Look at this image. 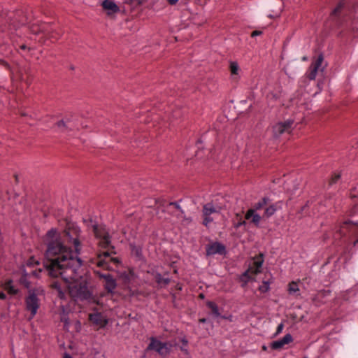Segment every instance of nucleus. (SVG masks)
I'll return each mask as SVG.
<instances>
[{"instance_id": "obj_1", "label": "nucleus", "mask_w": 358, "mask_h": 358, "mask_svg": "<svg viewBox=\"0 0 358 358\" xmlns=\"http://www.w3.org/2000/svg\"><path fill=\"white\" fill-rule=\"evenodd\" d=\"M3 207L1 216L3 220H9L17 222H53L55 220L60 222L65 220V224H76L77 220L73 217H64V212L58 209L50 201L34 203L32 208L30 200L24 196L16 194L13 192H7L1 196Z\"/></svg>"}, {"instance_id": "obj_2", "label": "nucleus", "mask_w": 358, "mask_h": 358, "mask_svg": "<svg viewBox=\"0 0 358 358\" xmlns=\"http://www.w3.org/2000/svg\"><path fill=\"white\" fill-rule=\"evenodd\" d=\"M45 243V267L48 275L65 279L72 278L83 264L78 257L80 250L78 240L73 239L75 250L72 251L64 245L59 233L55 229H51L46 234Z\"/></svg>"}, {"instance_id": "obj_3", "label": "nucleus", "mask_w": 358, "mask_h": 358, "mask_svg": "<svg viewBox=\"0 0 358 358\" xmlns=\"http://www.w3.org/2000/svg\"><path fill=\"white\" fill-rule=\"evenodd\" d=\"M282 202L272 203L268 197H263L257 203L252 204V207L244 215L245 220L258 224L260 222H265L267 218L272 216L277 210L280 209Z\"/></svg>"}, {"instance_id": "obj_4", "label": "nucleus", "mask_w": 358, "mask_h": 358, "mask_svg": "<svg viewBox=\"0 0 358 358\" xmlns=\"http://www.w3.org/2000/svg\"><path fill=\"white\" fill-rule=\"evenodd\" d=\"M80 268L72 278H62L67 284L69 294L75 300L88 299L91 297V292L87 287V277H83L80 273Z\"/></svg>"}, {"instance_id": "obj_5", "label": "nucleus", "mask_w": 358, "mask_h": 358, "mask_svg": "<svg viewBox=\"0 0 358 358\" xmlns=\"http://www.w3.org/2000/svg\"><path fill=\"white\" fill-rule=\"evenodd\" d=\"M226 207L225 201L223 197H214L210 201L203 205L202 217L203 224L216 222L222 217L221 210Z\"/></svg>"}, {"instance_id": "obj_6", "label": "nucleus", "mask_w": 358, "mask_h": 358, "mask_svg": "<svg viewBox=\"0 0 358 358\" xmlns=\"http://www.w3.org/2000/svg\"><path fill=\"white\" fill-rule=\"evenodd\" d=\"M145 203L148 207L164 209L181 220H183L185 217L184 211L178 202L168 203L163 199H148Z\"/></svg>"}, {"instance_id": "obj_7", "label": "nucleus", "mask_w": 358, "mask_h": 358, "mask_svg": "<svg viewBox=\"0 0 358 358\" xmlns=\"http://www.w3.org/2000/svg\"><path fill=\"white\" fill-rule=\"evenodd\" d=\"M147 350H155L162 357H166L171 352L173 345L169 342H162L159 340L151 337Z\"/></svg>"}, {"instance_id": "obj_8", "label": "nucleus", "mask_w": 358, "mask_h": 358, "mask_svg": "<svg viewBox=\"0 0 358 358\" xmlns=\"http://www.w3.org/2000/svg\"><path fill=\"white\" fill-rule=\"evenodd\" d=\"M38 289H30L25 299L26 310L31 313L30 319H32L37 313L40 307V300L38 297Z\"/></svg>"}, {"instance_id": "obj_9", "label": "nucleus", "mask_w": 358, "mask_h": 358, "mask_svg": "<svg viewBox=\"0 0 358 358\" xmlns=\"http://www.w3.org/2000/svg\"><path fill=\"white\" fill-rule=\"evenodd\" d=\"M31 32L34 34H38L39 33H43L45 36H49L50 38H55L51 26L48 24L40 22L38 21L36 22H33L29 27Z\"/></svg>"}, {"instance_id": "obj_10", "label": "nucleus", "mask_w": 358, "mask_h": 358, "mask_svg": "<svg viewBox=\"0 0 358 358\" xmlns=\"http://www.w3.org/2000/svg\"><path fill=\"white\" fill-rule=\"evenodd\" d=\"M323 61V55H320L317 58L312 62L307 72V76L310 80H315L318 72L323 71L324 69V66H322Z\"/></svg>"}, {"instance_id": "obj_11", "label": "nucleus", "mask_w": 358, "mask_h": 358, "mask_svg": "<svg viewBox=\"0 0 358 358\" xmlns=\"http://www.w3.org/2000/svg\"><path fill=\"white\" fill-rule=\"evenodd\" d=\"M294 120L289 119L285 122H279L273 127L275 137H278L284 133H290L293 129Z\"/></svg>"}, {"instance_id": "obj_12", "label": "nucleus", "mask_w": 358, "mask_h": 358, "mask_svg": "<svg viewBox=\"0 0 358 358\" xmlns=\"http://www.w3.org/2000/svg\"><path fill=\"white\" fill-rule=\"evenodd\" d=\"M206 250L208 256H212L217 254L224 255L227 252L226 247L220 242H214L208 245Z\"/></svg>"}, {"instance_id": "obj_13", "label": "nucleus", "mask_w": 358, "mask_h": 358, "mask_svg": "<svg viewBox=\"0 0 358 358\" xmlns=\"http://www.w3.org/2000/svg\"><path fill=\"white\" fill-rule=\"evenodd\" d=\"M94 226V232L96 237H98L99 240V245L103 248H107L109 246L110 243V238L109 234L106 232H101V229L102 225H93Z\"/></svg>"}, {"instance_id": "obj_14", "label": "nucleus", "mask_w": 358, "mask_h": 358, "mask_svg": "<svg viewBox=\"0 0 358 358\" xmlns=\"http://www.w3.org/2000/svg\"><path fill=\"white\" fill-rule=\"evenodd\" d=\"M345 13V1L341 0L336 7L333 10L331 14V18L336 20L338 24H341L343 22L342 17Z\"/></svg>"}, {"instance_id": "obj_15", "label": "nucleus", "mask_w": 358, "mask_h": 358, "mask_svg": "<svg viewBox=\"0 0 358 358\" xmlns=\"http://www.w3.org/2000/svg\"><path fill=\"white\" fill-rule=\"evenodd\" d=\"M331 294L330 290L322 289L317 292L312 298L313 303L316 306H320L325 303L324 299Z\"/></svg>"}, {"instance_id": "obj_16", "label": "nucleus", "mask_w": 358, "mask_h": 358, "mask_svg": "<svg viewBox=\"0 0 358 358\" xmlns=\"http://www.w3.org/2000/svg\"><path fill=\"white\" fill-rule=\"evenodd\" d=\"M292 341V336L290 334H287L282 338L273 341L271 344V347L273 350H280L285 345L289 344Z\"/></svg>"}, {"instance_id": "obj_17", "label": "nucleus", "mask_w": 358, "mask_h": 358, "mask_svg": "<svg viewBox=\"0 0 358 358\" xmlns=\"http://www.w3.org/2000/svg\"><path fill=\"white\" fill-rule=\"evenodd\" d=\"M99 276L103 278L106 281L105 288L107 289L108 292H113L115 289L117 284L115 280L113 278V276L109 274H101L99 273Z\"/></svg>"}, {"instance_id": "obj_18", "label": "nucleus", "mask_w": 358, "mask_h": 358, "mask_svg": "<svg viewBox=\"0 0 358 358\" xmlns=\"http://www.w3.org/2000/svg\"><path fill=\"white\" fill-rule=\"evenodd\" d=\"M101 6L108 15H112L119 11V7L110 0H104Z\"/></svg>"}, {"instance_id": "obj_19", "label": "nucleus", "mask_w": 358, "mask_h": 358, "mask_svg": "<svg viewBox=\"0 0 358 358\" xmlns=\"http://www.w3.org/2000/svg\"><path fill=\"white\" fill-rule=\"evenodd\" d=\"M264 263L263 255L261 254L259 257H255L253 259L252 266L250 267L251 273L257 274L262 271V267Z\"/></svg>"}, {"instance_id": "obj_20", "label": "nucleus", "mask_w": 358, "mask_h": 358, "mask_svg": "<svg viewBox=\"0 0 358 358\" xmlns=\"http://www.w3.org/2000/svg\"><path fill=\"white\" fill-rule=\"evenodd\" d=\"M89 318L93 324L100 327H104L107 324V320L103 318L101 313L98 312L90 314Z\"/></svg>"}, {"instance_id": "obj_21", "label": "nucleus", "mask_w": 358, "mask_h": 358, "mask_svg": "<svg viewBox=\"0 0 358 358\" xmlns=\"http://www.w3.org/2000/svg\"><path fill=\"white\" fill-rule=\"evenodd\" d=\"M56 126L59 129L62 131L64 130L65 129H73L76 127V125L74 124H71V120L67 117L65 120H60L57 122Z\"/></svg>"}, {"instance_id": "obj_22", "label": "nucleus", "mask_w": 358, "mask_h": 358, "mask_svg": "<svg viewBox=\"0 0 358 358\" xmlns=\"http://www.w3.org/2000/svg\"><path fill=\"white\" fill-rule=\"evenodd\" d=\"M155 279L159 285H167L170 282L169 278H163L159 273H156Z\"/></svg>"}, {"instance_id": "obj_23", "label": "nucleus", "mask_w": 358, "mask_h": 358, "mask_svg": "<svg viewBox=\"0 0 358 358\" xmlns=\"http://www.w3.org/2000/svg\"><path fill=\"white\" fill-rule=\"evenodd\" d=\"M52 287L57 292V295L60 299L64 298V292L62 291L61 285L57 281L53 282Z\"/></svg>"}, {"instance_id": "obj_24", "label": "nucleus", "mask_w": 358, "mask_h": 358, "mask_svg": "<svg viewBox=\"0 0 358 358\" xmlns=\"http://www.w3.org/2000/svg\"><path fill=\"white\" fill-rule=\"evenodd\" d=\"M206 305L208 308H210L213 312V313L216 316L219 317L220 315V313L219 312L218 306L213 301H208L206 303Z\"/></svg>"}, {"instance_id": "obj_25", "label": "nucleus", "mask_w": 358, "mask_h": 358, "mask_svg": "<svg viewBox=\"0 0 358 358\" xmlns=\"http://www.w3.org/2000/svg\"><path fill=\"white\" fill-rule=\"evenodd\" d=\"M270 284L271 282L269 281H263L262 284L259 287V290L262 293L267 292L270 289Z\"/></svg>"}, {"instance_id": "obj_26", "label": "nucleus", "mask_w": 358, "mask_h": 358, "mask_svg": "<svg viewBox=\"0 0 358 358\" xmlns=\"http://www.w3.org/2000/svg\"><path fill=\"white\" fill-rule=\"evenodd\" d=\"M288 291L290 294H294L299 291V286L296 282H292L289 284Z\"/></svg>"}, {"instance_id": "obj_27", "label": "nucleus", "mask_w": 358, "mask_h": 358, "mask_svg": "<svg viewBox=\"0 0 358 358\" xmlns=\"http://www.w3.org/2000/svg\"><path fill=\"white\" fill-rule=\"evenodd\" d=\"M230 71L232 76H236L239 69L238 65L236 62H231L230 63Z\"/></svg>"}, {"instance_id": "obj_28", "label": "nucleus", "mask_w": 358, "mask_h": 358, "mask_svg": "<svg viewBox=\"0 0 358 358\" xmlns=\"http://www.w3.org/2000/svg\"><path fill=\"white\" fill-rule=\"evenodd\" d=\"M181 342L182 343V345L180 347L181 351H182L185 355H189V351L187 349L188 341L185 337L181 338Z\"/></svg>"}, {"instance_id": "obj_29", "label": "nucleus", "mask_w": 358, "mask_h": 358, "mask_svg": "<svg viewBox=\"0 0 358 358\" xmlns=\"http://www.w3.org/2000/svg\"><path fill=\"white\" fill-rule=\"evenodd\" d=\"M83 222L85 224H99V221L96 217L88 216L87 218H83Z\"/></svg>"}, {"instance_id": "obj_30", "label": "nucleus", "mask_w": 358, "mask_h": 358, "mask_svg": "<svg viewBox=\"0 0 358 358\" xmlns=\"http://www.w3.org/2000/svg\"><path fill=\"white\" fill-rule=\"evenodd\" d=\"M249 272H251L250 268L245 271L241 277V280L243 281L245 284H247L250 280Z\"/></svg>"}, {"instance_id": "obj_31", "label": "nucleus", "mask_w": 358, "mask_h": 358, "mask_svg": "<svg viewBox=\"0 0 358 358\" xmlns=\"http://www.w3.org/2000/svg\"><path fill=\"white\" fill-rule=\"evenodd\" d=\"M20 282L25 287L29 288L30 287V282L27 280V274H24L21 278H20Z\"/></svg>"}, {"instance_id": "obj_32", "label": "nucleus", "mask_w": 358, "mask_h": 358, "mask_svg": "<svg viewBox=\"0 0 358 358\" xmlns=\"http://www.w3.org/2000/svg\"><path fill=\"white\" fill-rule=\"evenodd\" d=\"M6 289H8V292L10 293V294H17V289H15L12 285H11V282H8V284L6 285Z\"/></svg>"}, {"instance_id": "obj_33", "label": "nucleus", "mask_w": 358, "mask_h": 358, "mask_svg": "<svg viewBox=\"0 0 358 358\" xmlns=\"http://www.w3.org/2000/svg\"><path fill=\"white\" fill-rule=\"evenodd\" d=\"M341 176L340 174L335 173L331 178L329 184L333 185L336 183L340 178Z\"/></svg>"}, {"instance_id": "obj_34", "label": "nucleus", "mask_w": 358, "mask_h": 358, "mask_svg": "<svg viewBox=\"0 0 358 358\" xmlns=\"http://www.w3.org/2000/svg\"><path fill=\"white\" fill-rule=\"evenodd\" d=\"M283 328H284V324L282 323L279 324L278 325L276 331L275 333V336H276L278 334H280L282 331Z\"/></svg>"}, {"instance_id": "obj_35", "label": "nucleus", "mask_w": 358, "mask_h": 358, "mask_svg": "<svg viewBox=\"0 0 358 358\" xmlns=\"http://www.w3.org/2000/svg\"><path fill=\"white\" fill-rule=\"evenodd\" d=\"M358 206L355 205L349 212L350 215H354L357 213Z\"/></svg>"}, {"instance_id": "obj_36", "label": "nucleus", "mask_w": 358, "mask_h": 358, "mask_svg": "<svg viewBox=\"0 0 358 358\" xmlns=\"http://www.w3.org/2000/svg\"><path fill=\"white\" fill-rule=\"evenodd\" d=\"M312 205H313L312 202L310 203L309 201H308L307 203L302 208V211L306 213V209L310 208L312 206Z\"/></svg>"}, {"instance_id": "obj_37", "label": "nucleus", "mask_w": 358, "mask_h": 358, "mask_svg": "<svg viewBox=\"0 0 358 358\" xmlns=\"http://www.w3.org/2000/svg\"><path fill=\"white\" fill-rule=\"evenodd\" d=\"M262 32L261 31H259V30H255V31H252V34H251V36H252V37H255V36H259V35H261V34H262Z\"/></svg>"}, {"instance_id": "obj_38", "label": "nucleus", "mask_w": 358, "mask_h": 358, "mask_svg": "<svg viewBox=\"0 0 358 358\" xmlns=\"http://www.w3.org/2000/svg\"><path fill=\"white\" fill-rule=\"evenodd\" d=\"M110 254L108 252H103L102 254H101L99 255V257H109Z\"/></svg>"}, {"instance_id": "obj_39", "label": "nucleus", "mask_w": 358, "mask_h": 358, "mask_svg": "<svg viewBox=\"0 0 358 358\" xmlns=\"http://www.w3.org/2000/svg\"><path fill=\"white\" fill-rule=\"evenodd\" d=\"M127 3H135L140 2V0H125Z\"/></svg>"}, {"instance_id": "obj_40", "label": "nucleus", "mask_w": 358, "mask_h": 358, "mask_svg": "<svg viewBox=\"0 0 358 358\" xmlns=\"http://www.w3.org/2000/svg\"><path fill=\"white\" fill-rule=\"evenodd\" d=\"M170 5H175L178 0H166Z\"/></svg>"}, {"instance_id": "obj_41", "label": "nucleus", "mask_w": 358, "mask_h": 358, "mask_svg": "<svg viewBox=\"0 0 358 358\" xmlns=\"http://www.w3.org/2000/svg\"><path fill=\"white\" fill-rule=\"evenodd\" d=\"M1 63H2V64L4 66V67H5L6 69H8V70L10 69V66H9V64H8L7 62H2Z\"/></svg>"}, {"instance_id": "obj_42", "label": "nucleus", "mask_w": 358, "mask_h": 358, "mask_svg": "<svg viewBox=\"0 0 358 358\" xmlns=\"http://www.w3.org/2000/svg\"><path fill=\"white\" fill-rule=\"evenodd\" d=\"M6 294L3 292H0V299L1 300H3L6 299Z\"/></svg>"}, {"instance_id": "obj_43", "label": "nucleus", "mask_w": 358, "mask_h": 358, "mask_svg": "<svg viewBox=\"0 0 358 358\" xmlns=\"http://www.w3.org/2000/svg\"><path fill=\"white\" fill-rule=\"evenodd\" d=\"M241 219H242V217H241V220L238 221L236 224H246L245 221L241 220Z\"/></svg>"}, {"instance_id": "obj_44", "label": "nucleus", "mask_w": 358, "mask_h": 358, "mask_svg": "<svg viewBox=\"0 0 358 358\" xmlns=\"http://www.w3.org/2000/svg\"><path fill=\"white\" fill-rule=\"evenodd\" d=\"M342 224H358V222H351V221H345V222H343Z\"/></svg>"}, {"instance_id": "obj_45", "label": "nucleus", "mask_w": 358, "mask_h": 358, "mask_svg": "<svg viewBox=\"0 0 358 358\" xmlns=\"http://www.w3.org/2000/svg\"><path fill=\"white\" fill-rule=\"evenodd\" d=\"M110 260L115 263H119V260L117 258H111Z\"/></svg>"}, {"instance_id": "obj_46", "label": "nucleus", "mask_w": 358, "mask_h": 358, "mask_svg": "<svg viewBox=\"0 0 358 358\" xmlns=\"http://www.w3.org/2000/svg\"><path fill=\"white\" fill-rule=\"evenodd\" d=\"M27 46L25 45H22L20 46V49L22 50H27Z\"/></svg>"}, {"instance_id": "obj_47", "label": "nucleus", "mask_w": 358, "mask_h": 358, "mask_svg": "<svg viewBox=\"0 0 358 358\" xmlns=\"http://www.w3.org/2000/svg\"><path fill=\"white\" fill-rule=\"evenodd\" d=\"M98 266H101L103 265V262L100 260L98 263H97Z\"/></svg>"}, {"instance_id": "obj_48", "label": "nucleus", "mask_w": 358, "mask_h": 358, "mask_svg": "<svg viewBox=\"0 0 358 358\" xmlns=\"http://www.w3.org/2000/svg\"><path fill=\"white\" fill-rule=\"evenodd\" d=\"M206 319H201L200 320V322H202V323L206 322Z\"/></svg>"}, {"instance_id": "obj_49", "label": "nucleus", "mask_w": 358, "mask_h": 358, "mask_svg": "<svg viewBox=\"0 0 358 358\" xmlns=\"http://www.w3.org/2000/svg\"><path fill=\"white\" fill-rule=\"evenodd\" d=\"M357 243H358V239L355 241L354 245H356Z\"/></svg>"}, {"instance_id": "obj_50", "label": "nucleus", "mask_w": 358, "mask_h": 358, "mask_svg": "<svg viewBox=\"0 0 358 358\" xmlns=\"http://www.w3.org/2000/svg\"><path fill=\"white\" fill-rule=\"evenodd\" d=\"M304 358H308V357H304Z\"/></svg>"}]
</instances>
